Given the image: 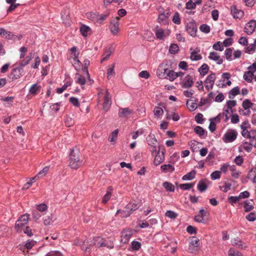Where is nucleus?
<instances>
[{
    "label": "nucleus",
    "mask_w": 256,
    "mask_h": 256,
    "mask_svg": "<svg viewBox=\"0 0 256 256\" xmlns=\"http://www.w3.org/2000/svg\"><path fill=\"white\" fill-rule=\"evenodd\" d=\"M221 176V172L219 170H216L212 172L210 174V178L212 180L219 179Z\"/></svg>",
    "instance_id": "3c124183"
},
{
    "label": "nucleus",
    "mask_w": 256,
    "mask_h": 256,
    "mask_svg": "<svg viewBox=\"0 0 256 256\" xmlns=\"http://www.w3.org/2000/svg\"><path fill=\"white\" fill-rule=\"evenodd\" d=\"M232 184L229 180L225 181L221 183L219 186L220 189L223 192H226L230 190Z\"/></svg>",
    "instance_id": "5701e85b"
},
{
    "label": "nucleus",
    "mask_w": 256,
    "mask_h": 256,
    "mask_svg": "<svg viewBox=\"0 0 256 256\" xmlns=\"http://www.w3.org/2000/svg\"><path fill=\"white\" fill-rule=\"evenodd\" d=\"M72 84V82L70 81L66 82L62 88H59L56 89V92L58 94H62L66 88Z\"/></svg>",
    "instance_id": "79ce46f5"
},
{
    "label": "nucleus",
    "mask_w": 256,
    "mask_h": 256,
    "mask_svg": "<svg viewBox=\"0 0 256 256\" xmlns=\"http://www.w3.org/2000/svg\"><path fill=\"white\" fill-rule=\"evenodd\" d=\"M114 64H113L112 65V68H110L108 70V72H107L108 76H108V78H110L114 75Z\"/></svg>",
    "instance_id": "0e129e2a"
},
{
    "label": "nucleus",
    "mask_w": 256,
    "mask_h": 256,
    "mask_svg": "<svg viewBox=\"0 0 256 256\" xmlns=\"http://www.w3.org/2000/svg\"><path fill=\"white\" fill-rule=\"evenodd\" d=\"M138 207L139 204L138 203H136L135 202H130L126 205L124 210L122 211L118 210L117 213H120L121 216L122 217H127L129 216L134 210L138 209Z\"/></svg>",
    "instance_id": "f03ea898"
},
{
    "label": "nucleus",
    "mask_w": 256,
    "mask_h": 256,
    "mask_svg": "<svg viewBox=\"0 0 256 256\" xmlns=\"http://www.w3.org/2000/svg\"><path fill=\"white\" fill-rule=\"evenodd\" d=\"M232 49L228 48H226L224 52L226 58L228 60H233L232 58Z\"/></svg>",
    "instance_id": "c03bdc74"
},
{
    "label": "nucleus",
    "mask_w": 256,
    "mask_h": 256,
    "mask_svg": "<svg viewBox=\"0 0 256 256\" xmlns=\"http://www.w3.org/2000/svg\"><path fill=\"white\" fill-rule=\"evenodd\" d=\"M216 76L214 74H210L208 76L205 80V87L208 90H210L212 88Z\"/></svg>",
    "instance_id": "2eb2a0df"
},
{
    "label": "nucleus",
    "mask_w": 256,
    "mask_h": 256,
    "mask_svg": "<svg viewBox=\"0 0 256 256\" xmlns=\"http://www.w3.org/2000/svg\"><path fill=\"white\" fill-rule=\"evenodd\" d=\"M186 32L192 36H195L197 32V28L196 24L194 22H190L188 23L186 26Z\"/></svg>",
    "instance_id": "ddd939ff"
},
{
    "label": "nucleus",
    "mask_w": 256,
    "mask_h": 256,
    "mask_svg": "<svg viewBox=\"0 0 256 256\" xmlns=\"http://www.w3.org/2000/svg\"><path fill=\"white\" fill-rule=\"evenodd\" d=\"M146 140L149 146H154V145H156L157 140L154 134H150L148 136Z\"/></svg>",
    "instance_id": "7c9ffc66"
},
{
    "label": "nucleus",
    "mask_w": 256,
    "mask_h": 256,
    "mask_svg": "<svg viewBox=\"0 0 256 256\" xmlns=\"http://www.w3.org/2000/svg\"><path fill=\"white\" fill-rule=\"evenodd\" d=\"M240 197L239 196H231L228 198V202L232 204L240 200Z\"/></svg>",
    "instance_id": "864d4df0"
},
{
    "label": "nucleus",
    "mask_w": 256,
    "mask_h": 256,
    "mask_svg": "<svg viewBox=\"0 0 256 256\" xmlns=\"http://www.w3.org/2000/svg\"><path fill=\"white\" fill-rule=\"evenodd\" d=\"M162 185L167 191L170 192H174V191L175 188L172 184L168 182H166L163 183Z\"/></svg>",
    "instance_id": "c9c22d12"
},
{
    "label": "nucleus",
    "mask_w": 256,
    "mask_h": 256,
    "mask_svg": "<svg viewBox=\"0 0 256 256\" xmlns=\"http://www.w3.org/2000/svg\"><path fill=\"white\" fill-rule=\"evenodd\" d=\"M80 31L81 34L84 37L88 36L92 34L91 28L85 24H82L80 26Z\"/></svg>",
    "instance_id": "aec40b11"
},
{
    "label": "nucleus",
    "mask_w": 256,
    "mask_h": 256,
    "mask_svg": "<svg viewBox=\"0 0 256 256\" xmlns=\"http://www.w3.org/2000/svg\"><path fill=\"white\" fill-rule=\"evenodd\" d=\"M14 98L13 96H6L1 98V100L5 102L6 106H10L12 104Z\"/></svg>",
    "instance_id": "f704fd0d"
},
{
    "label": "nucleus",
    "mask_w": 256,
    "mask_h": 256,
    "mask_svg": "<svg viewBox=\"0 0 256 256\" xmlns=\"http://www.w3.org/2000/svg\"><path fill=\"white\" fill-rule=\"evenodd\" d=\"M253 205L250 202H246L244 204V209L246 212H248L254 209Z\"/></svg>",
    "instance_id": "603ef678"
},
{
    "label": "nucleus",
    "mask_w": 256,
    "mask_h": 256,
    "mask_svg": "<svg viewBox=\"0 0 256 256\" xmlns=\"http://www.w3.org/2000/svg\"><path fill=\"white\" fill-rule=\"evenodd\" d=\"M70 102L74 106L78 107L80 106V102L78 99L74 97L70 98Z\"/></svg>",
    "instance_id": "e2e57ef3"
},
{
    "label": "nucleus",
    "mask_w": 256,
    "mask_h": 256,
    "mask_svg": "<svg viewBox=\"0 0 256 256\" xmlns=\"http://www.w3.org/2000/svg\"><path fill=\"white\" fill-rule=\"evenodd\" d=\"M49 170L50 167L48 166H45L42 170L38 172L37 174L39 178L44 176L48 172Z\"/></svg>",
    "instance_id": "a19ab883"
},
{
    "label": "nucleus",
    "mask_w": 256,
    "mask_h": 256,
    "mask_svg": "<svg viewBox=\"0 0 256 256\" xmlns=\"http://www.w3.org/2000/svg\"><path fill=\"white\" fill-rule=\"evenodd\" d=\"M256 28V20H252L246 24L244 30L248 34H251L254 31Z\"/></svg>",
    "instance_id": "f8f14e48"
},
{
    "label": "nucleus",
    "mask_w": 256,
    "mask_h": 256,
    "mask_svg": "<svg viewBox=\"0 0 256 256\" xmlns=\"http://www.w3.org/2000/svg\"><path fill=\"white\" fill-rule=\"evenodd\" d=\"M56 220V218L52 215L47 216L44 218V223L46 226L50 225L52 224Z\"/></svg>",
    "instance_id": "cd10ccee"
},
{
    "label": "nucleus",
    "mask_w": 256,
    "mask_h": 256,
    "mask_svg": "<svg viewBox=\"0 0 256 256\" xmlns=\"http://www.w3.org/2000/svg\"><path fill=\"white\" fill-rule=\"evenodd\" d=\"M29 220V215L24 214L19 218L16 222L14 228L18 232H21L23 226H24Z\"/></svg>",
    "instance_id": "7ed1b4c3"
},
{
    "label": "nucleus",
    "mask_w": 256,
    "mask_h": 256,
    "mask_svg": "<svg viewBox=\"0 0 256 256\" xmlns=\"http://www.w3.org/2000/svg\"><path fill=\"white\" fill-rule=\"evenodd\" d=\"M202 58V56L196 52H191L190 59L192 60H198Z\"/></svg>",
    "instance_id": "49530a36"
},
{
    "label": "nucleus",
    "mask_w": 256,
    "mask_h": 256,
    "mask_svg": "<svg viewBox=\"0 0 256 256\" xmlns=\"http://www.w3.org/2000/svg\"><path fill=\"white\" fill-rule=\"evenodd\" d=\"M164 160V154L163 153L160 154L158 152L155 156L154 164L156 166H158Z\"/></svg>",
    "instance_id": "a878e982"
},
{
    "label": "nucleus",
    "mask_w": 256,
    "mask_h": 256,
    "mask_svg": "<svg viewBox=\"0 0 256 256\" xmlns=\"http://www.w3.org/2000/svg\"><path fill=\"white\" fill-rule=\"evenodd\" d=\"M254 72L250 70L248 72H246L244 74V79L247 82L252 83L254 78Z\"/></svg>",
    "instance_id": "bb28decb"
},
{
    "label": "nucleus",
    "mask_w": 256,
    "mask_h": 256,
    "mask_svg": "<svg viewBox=\"0 0 256 256\" xmlns=\"http://www.w3.org/2000/svg\"><path fill=\"white\" fill-rule=\"evenodd\" d=\"M118 129L114 130L109 136L108 140V141L112 143V144H114L116 140L117 139L118 134Z\"/></svg>",
    "instance_id": "2f4dec72"
},
{
    "label": "nucleus",
    "mask_w": 256,
    "mask_h": 256,
    "mask_svg": "<svg viewBox=\"0 0 256 256\" xmlns=\"http://www.w3.org/2000/svg\"><path fill=\"white\" fill-rule=\"evenodd\" d=\"M154 32L157 38L164 40L170 35V30L168 29L164 30L157 27L156 28Z\"/></svg>",
    "instance_id": "9d476101"
},
{
    "label": "nucleus",
    "mask_w": 256,
    "mask_h": 256,
    "mask_svg": "<svg viewBox=\"0 0 256 256\" xmlns=\"http://www.w3.org/2000/svg\"><path fill=\"white\" fill-rule=\"evenodd\" d=\"M22 72L23 69L22 67L14 68L10 74V76L12 79H18L22 76Z\"/></svg>",
    "instance_id": "6ab92c4d"
},
{
    "label": "nucleus",
    "mask_w": 256,
    "mask_h": 256,
    "mask_svg": "<svg viewBox=\"0 0 256 256\" xmlns=\"http://www.w3.org/2000/svg\"><path fill=\"white\" fill-rule=\"evenodd\" d=\"M194 84V76L192 75L188 74L180 82L182 88H191Z\"/></svg>",
    "instance_id": "1a4fd4ad"
},
{
    "label": "nucleus",
    "mask_w": 256,
    "mask_h": 256,
    "mask_svg": "<svg viewBox=\"0 0 256 256\" xmlns=\"http://www.w3.org/2000/svg\"><path fill=\"white\" fill-rule=\"evenodd\" d=\"M20 63V66L21 67H24L29 64L30 62L32 60V57L31 56H28L25 58H23Z\"/></svg>",
    "instance_id": "58836bf2"
},
{
    "label": "nucleus",
    "mask_w": 256,
    "mask_h": 256,
    "mask_svg": "<svg viewBox=\"0 0 256 256\" xmlns=\"http://www.w3.org/2000/svg\"><path fill=\"white\" fill-rule=\"evenodd\" d=\"M253 104L248 99L244 100L242 103V106L244 109H248L252 106Z\"/></svg>",
    "instance_id": "37998d69"
},
{
    "label": "nucleus",
    "mask_w": 256,
    "mask_h": 256,
    "mask_svg": "<svg viewBox=\"0 0 256 256\" xmlns=\"http://www.w3.org/2000/svg\"><path fill=\"white\" fill-rule=\"evenodd\" d=\"M231 14L234 18H242L244 16V12L241 10L238 9L235 6L230 7Z\"/></svg>",
    "instance_id": "4468645a"
},
{
    "label": "nucleus",
    "mask_w": 256,
    "mask_h": 256,
    "mask_svg": "<svg viewBox=\"0 0 256 256\" xmlns=\"http://www.w3.org/2000/svg\"><path fill=\"white\" fill-rule=\"evenodd\" d=\"M230 74L228 72H224L222 76V79L218 82L217 85L220 88H224L230 86L232 84L230 78Z\"/></svg>",
    "instance_id": "0eeeda50"
},
{
    "label": "nucleus",
    "mask_w": 256,
    "mask_h": 256,
    "mask_svg": "<svg viewBox=\"0 0 256 256\" xmlns=\"http://www.w3.org/2000/svg\"><path fill=\"white\" fill-rule=\"evenodd\" d=\"M82 164V160L80 158L78 152L72 150L70 154L69 166L71 168L76 170Z\"/></svg>",
    "instance_id": "f257e3e1"
},
{
    "label": "nucleus",
    "mask_w": 256,
    "mask_h": 256,
    "mask_svg": "<svg viewBox=\"0 0 256 256\" xmlns=\"http://www.w3.org/2000/svg\"><path fill=\"white\" fill-rule=\"evenodd\" d=\"M160 170L162 172H172L174 170V167L170 164H164L160 166Z\"/></svg>",
    "instance_id": "393cba45"
},
{
    "label": "nucleus",
    "mask_w": 256,
    "mask_h": 256,
    "mask_svg": "<svg viewBox=\"0 0 256 256\" xmlns=\"http://www.w3.org/2000/svg\"><path fill=\"white\" fill-rule=\"evenodd\" d=\"M172 22L177 24H180V18L178 12H176L172 18Z\"/></svg>",
    "instance_id": "052dcab7"
},
{
    "label": "nucleus",
    "mask_w": 256,
    "mask_h": 256,
    "mask_svg": "<svg viewBox=\"0 0 256 256\" xmlns=\"http://www.w3.org/2000/svg\"><path fill=\"white\" fill-rule=\"evenodd\" d=\"M194 184L192 183L190 184H180L179 186L182 190H190L194 186Z\"/></svg>",
    "instance_id": "6e6d98bb"
},
{
    "label": "nucleus",
    "mask_w": 256,
    "mask_h": 256,
    "mask_svg": "<svg viewBox=\"0 0 256 256\" xmlns=\"http://www.w3.org/2000/svg\"><path fill=\"white\" fill-rule=\"evenodd\" d=\"M119 20L118 17H116L113 18L110 22V28L113 35H117L120 31Z\"/></svg>",
    "instance_id": "6e6552de"
},
{
    "label": "nucleus",
    "mask_w": 256,
    "mask_h": 256,
    "mask_svg": "<svg viewBox=\"0 0 256 256\" xmlns=\"http://www.w3.org/2000/svg\"><path fill=\"white\" fill-rule=\"evenodd\" d=\"M199 245V239L196 236H192L190 238L188 251L190 252H194V248H198Z\"/></svg>",
    "instance_id": "a211bd4d"
},
{
    "label": "nucleus",
    "mask_w": 256,
    "mask_h": 256,
    "mask_svg": "<svg viewBox=\"0 0 256 256\" xmlns=\"http://www.w3.org/2000/svg\"><path fill=\"white\" fill-rule=\"evenodd\" d=\"M232 244L234 246L241 249H245L247 248L246 244L238 238L233 240Z\"/></svg>",
    "instance_id": "412c9836"
},
{
    "label": "nucleus",
    "mask_w": 256,
    "mask_h": 256,
    "mask_svg": "<svg viewBox=\"0 0 256 256\" xmlns=\"http://www.w3.org/2000/svg\"><path fill=\"white\" fill-rule=\"evenodd\" d=\"M207 188V186L206 184L203 182H200L198 185V189L199 191L202 192L206 190Z\"/></svg>",
    "instance_id": "bf43d9fd"
},
{
    "label": "nucleus",
    "mask_w": 256,
    "mask_h": 256,
    "mask_svg": "<svg viewBox=\"0 0 256 256\" xmlns=\"http://www.w3.org/2000/svg\"><path fill=\"white\" fill-rule=\"evenodd\" d=\"M165 215L166 216L170 218H174L178 216V214L176 212L171 210H168L166 212Z\"/></svg>",
    "instance_id": "338daca9"
},
{
    "label": "nucleus",
    "mask_w": 256,
    "mask_h": 256,
    "mask_svg": "<svg viewBox=\"0 0 256 256\" xmlns=\"http://www.w3.org/2000/svg\"><path fill=\"white\" fill-rule=\"evenodd\" d=\"M164 110L162 108L160 107H155L154 110V117L156 119H160L164 114Z\"/></svg>",
    "instance_id": "c85d7f7f"
},
{
    "label": "nucleus",
    "mask_w": 256,
    "mask_h": 256,
    "mask_svg": "<svg viewBox=\"0 0 256 256\" xmlns=\"http://www.w3.org/2000/svg\"><path fill=\"white\" fill-rule=\"evenodd\" d=\"M237 137V132L234 130H228L224 135L222 140L225 143L232 142L234 141Z\"/></svg>",
    "instance_id": "39448f33"
},
{
    "label": "nucleus",
    "mask_w": 256,
    "mask_h": 256,
    "mask_svg": "<svg viewBox=\"0 0 256 256\" xmlns=\"http://www.w3.org/2000/svg\"><path fill=\"white\" fill-rule=\"evenodd\" d=\"M76 82L77 84H80L82 86H83L84 84L86 83L85 78L84 76L79 74H76Z\"/></svg>",
    "instance_id": "ea45409f"
},
{
    "label": "nucleus",
    "mask_w": 256,
    "mask_h": 256,
    "mask_svg": "<svg viewBox=\"0 0 256 256\" xmlns=\"http://www.w3.org/2000/svg\"><path fill=\"white\" fill-rule=\"evenodd\" d=\"M196 172L193 170L188 172L182 178V180H190L194 179L195 178Z\"/></svg>",
    "instance_id": "473e14b6"
},
{
    "label": "nucleus",
    "mask_w": 256,
    "mask_h": 256,
    "mask_svg": "<svg viewBox=\"0 0 256 256\" xmlns=\"http://www.w3.org/2000/svg\"><path fill=\"white\" fill-rule=\"evenodd\" d=\"M179 50V47L178 44H172L169 49V52L170 54H174L176 53Z\"/></svg>",
    "instance_id": "8fccbe9b"
},
{
    "label": "nucleus",
    "mask_w": 256,
    "mask_h": 256,
    "mask_svg": "<svg viewBox=\"0 0 256 256\" xmlns=\"http://www.w3.org/2000/svg\"><path fill=\"white\" fill-rule=\"evenodd\" d=\"M186 106L188 110L191 111H194L197 108L196 103L193 102L191 100H188L186 102Z\"/></svg>",
    "instance_id": "72a5a7b5"
},
{
    "label": "nucleus",
    "mask_w": 256,
    "mask_h": 256,
    "mask_svg": "<svg viewBox=\"0 0 256 256\" xmlns=\"http://www.w3.org/2000/svg\"><path fill=\"white\" fill-rule=\"evenodd\" d=\"M170 11L168 10H164L163 9L159 10V15L158 20L160 23L166 24L168 18L170 16Z\"/></svg>",
    "instance_id": "9b49d317"
},
{
    "label": "nucleus",
    "mask_w": 256,
    "mask_h": 256,
    "mask_svg": "<svg viewBox=\"0 0 256 256\" xmlns=\"http://www.w3.org/2000/svg\"><path fill=\"white\" fill-rule=\"evenodd\" d=\"M132 234L131 230H126L122 232L121 236V242L123 243L128 242Z\"/></svg>",
    "instance_id": "f3484780"
},
{
    "label": "nucleus",
    "mask_w": 256,
    "mask_h": 256,
    "mask_svg": "<svg viewBox=\"0 0 256 256\" xmlns=\"http://www.w3.org/2000/svg\"><path fill=\"white\" fill-rule=\"evenodd\" d=\"M94 244L98 246H108L110 248H112L114 247V244L110 242V244H106L104 242V240L100 236L94 238Z\"/></svg>",
    "instance_id": "dca6fc26"
},
{
    "label": "nucleus",
    "mask_w": 256,
    "mask_h": 256,
    "mask_svg": "<svg viewBox=\"0 0 256 256\" xmlns=\"http://www.w3.org/2000/svg\"><path fill=\"white\" fill-rule=\"evenodd\" d=\"M228 256H243L239 252L234 250L233 248H230L228 252Z\"/></svg>",
    "instance_id": "4d7b16f0"
},
{
    "label": "nucleus",
    "mask_w": 256,
    "mask_h": 256,
    "mask_svg": "<svg viewBox=\"0 0 256 256\" xmlns=\"http://www.w3.org/2000/svg\"><path fill=\"white\" fill-rule=\"evenodd\" d=\"M132 113V111L128 108H120L118 114L120 117H126Z\"/></svg>",
    "instance_id": "c756f323"
},
{
    "label": "nucleus",
    "mask_w": 256,
    "mask_h": 256,
    "mask_svg": "<svg viewBox=\"0 0 256 256\" xmlns=\"http://www.w3.org/2000/svg\"><path fill=\"white\" fill-rule=\"evenodd\" d=\"M168 74L167 78H168V79L171 82L174 81L177 78L176 72H174V70H170L168 73Z\"/></svg>",
    "instance_id": "de8ad7c7"
},
{
    "label": "nucleus",
    "mask_w": 256,
    "mask_h": 256,
    "mask_svg": "<svg viewBox=\"0 0 256 256\" xmlns=\"http://www.w3.org/2000/svg\"><path fill=\"white\" fill-rule=\"evenodd\" d=\"M246 219L250 222H254L256 220V214L254 212H251L246 216Z\"/></svg>",
    "instance_id": "69168bd1"
},
{
    "label": "nucleus",
    "mask_w": 256,
    "mask_h": 256,
    "mask_svg": "<svg viewBox=\"0 0 256 256\" xmlns=\"http://www.w3.org/2000/svg\"><path fill=\"white\" fill-rule=\"evenodd\" d=\"M4 38H7L10 40H20L22 38V36H17L12 34L11 32L6 30Z\"/></svg>",
    "instance_id": "b1692460"
},
{
    "label": "nucleus",
    "mask_w": 256,
    "mask_h": 256,
    "mask_svg": "<svg viewBox=\"0 0 256 256\" xmlns=\"http://www.w3.org/2000/svg\"><path fill=\"white\" fill-rule=\"evenodd\" d=\"M73 66L75 68L76 70H80L82 68V65L80 62L77 58H72V62Z\"/></svg>",
    "instance_id": "e433bc0d"
},
{
    "label": "nucleus",
    "mask_w": 256,
    "mask_h": 256,
    "mask_svg": "<svg viewBox=\"0 0 256 256\" xmlns=\"http://www.w3.org/2000/svg\"><path fill=\"white\" fill-rule=\"evenodd\" d=\"M212 48L214 50H219L220 52H222L224 50V45L222 42H218L216 43H215L213 46Z\"/></svg>",
    "instance_id": "a18cd8bd"
},
{
    "label": "nucleus",
    "mask_w": 256,
    "mask_h": 256,
    "mask_svg": "<svg viewBox=\"0 0 256 256\" xmlns=\"http://www.w3.org/2000/svg\"><path fill=\"white\" fill-rule=\"evenodd\" d=\"M208 58L212 60L215 61L218 64H221L223 62L220 55L216 52H210L208 56Z\"/></svg>",
    "instance_id": "4be33fe9"
},
{
    "label": "nucleus",
    "mask_w": 256,
    "mask_h": 256,
    "mask_svg": "<svg viewBox=\"0 0 256 256\" xmlns=\"http://www.w3.org/2000/svg\"><path fill=\"white\" fill-rule=\"evenodd\" d=\"M230 169L232 172V176L235 178H238L240 174V172L236 170V168L234 166H230Z\"/></svg>",
    "instance_id": "4c0bfd02"
},
{
    "label": "nucleus",
    "mask_w": 256,
    "mask_h": 256,
    "mask_svg": "<svg viewBox=\"0 0 256 256\" xmlns=\"http://www.w3.org/2000/svg\"><path fill=\"white\" fill-rule=\"evenodd\" d=\"M38 90H40V86L37 84H34L30 88L29 92L31 94H36Z\"/></svg>",
    "instance_id": "09e8293b"
},
{
    "label": "nucleus",
    "mask_w": 256,
    "mask_h": 256,
    "mask_svg": "<svg viewBox=\"0 0 256 256\" xmlns=\"http://www.w3.org/2000/svg\"><path fill=\"white\" fill-rule=\"evenodd\" d=\"M27 52H28V49L22 46L20 48V59H22L24 58Z\"/></svg>",
    "instance_id": "680f3d73"
},
{
    "label": "nucleus",
    "mask_w": 256,
    "mask_h": 256,
    "mask_svg": "<svg viewBox=\"0 0 256 256\" xmlns=\"http://www.w3.org/2000/svg\"><path fill=\"white\" fill-rule=\"evenodd\" d=\"M100 94H104V102L103 103V108L104 110L108 111L110 107L112 104L111 97L108 90H102Z\"/></svg>",
    "instance_id": "423d86ee"
},
{
    "label": "nucleus",
    "mask_w": 256,
    "mask_h": 256,
    "mask_svg": "<svg viewBox=\"0 0 256 256\" xmlns=\"http://www.w3.org/2000/svg\"><path fill=\"white\" fill-rule=\"evenodd\" d=\"M208 66L206 64H202L199 70L200 72L202 75H205L208 72Z\"/></svg>",
    "instance_id": "13d9d810"
},
{
    "label": "nucleus",
    "mask_w": 256,
    "mask_h": 256,
    "mask_svg": "<svg viewBox=\"0 0 256 256\" xmlns=\"http://www.w3.org/2000/svg\"><path fill=\"white\" fill-rule=\"evenodd\" d=\"M169 71L168 65L166 64L162 63L159 65L157 69L156 76L160 79L166 78Z\"/></svg>",
    "instance_id": "20e7f679"
},
{
    "label": "nucleus",
    "mask_w": 256,
    "mask_h": 256,
    "mask_svg": "<svg viewBox=\"0 0 256 256\" xmlns=\"http://www.w3.org/2000/svg\"><path fill=\"white\" fill-rule=\"evenodd\" d=\"M71 52V58H78L79 55V52L77 50V48L76 47H73L70 49Z\"/></svg>",
    "instance_id": "5fc2aeb1"
},
{
    "label": "nucleus",
    "mask_w": 256,
    "mask_h": 256,
    "mask_svg": "<svg viewBox=\"0 0 256 256\" xmlns=\"http://www.w3.org/2000/svg\"><path fill=\"white\" fill-rule=\"evenodd\" d=\"M35 244L36 242L33 240H28L25 244V247L27 249L30 250L31 249Z\"/></svg>",
    "instance_id": "774afa93"
}]
</instances>
